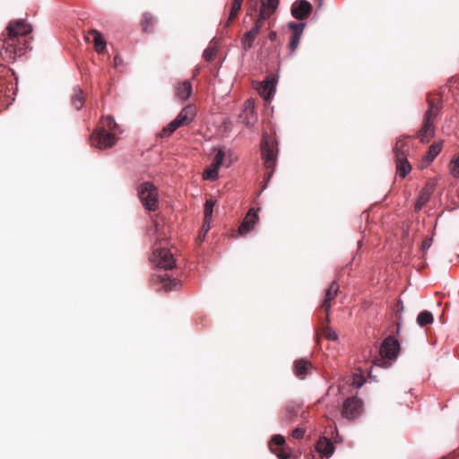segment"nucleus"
Masks as SVG:
<instances>
[{"instance_id":"nucleus-1","label":"nucleus","mask_w":459,"mask_h":459,"mask_svg":"<svg viewBox=\"0 0 459 459\" xmlns=\"http://www.w3.org/2000/svg\"><path fill=\"white\" fill-rule=\"evenodd\" d=\"M3 46L0 50L2 58L7 62H14L17 56H21L25 53L27 40L4 35Z\"/></svg>"},{"instance_id":"nucleus-2","label":"nucleus","mask_w":459,"mask_h":459,"mask_svg":"<svg viewBox=\"0 0 459 459\" xmlns=\"http://www.w3.org/2000/svg\"><path fill=\"white\" fill-rule=\"evenodd\" d=\"M196 114V108L194 105L185 107L177 117L168 124L160 133V137L171 135L178 128L189 125Z\"/></svg>"},{"instance_id":"nucleus-3","label":"nucleus","mask_w":459,"mask_h":459,"mask_svg":"<svg viewBox=\"0 0 459 459\" xmlns=\"http://www.w3.org/2000/svg\"><path fill=\"white\" fill-rule=\"evenodd\" d=\"M438 111V103H434V101L429 100V108L424 116V123L418 134L420 142L427 143L434 136V120L437 117Z\"/></svg>"},{"instance_id":"nucleus-4","label":"nucleus","mask_w":459,"mask_h":459,"mask_svg":"<svg viewBox=\"0 0 459 459\" xmlns=\"http://www.w3.org/2000/svg\"><path fill=\"white\" fill-rule=\"evenodd\" d=\"M161 238L158 239V242L155 243L152 255V262L160 268L169 270L175 267L176 265V259L174 257V255L170 252L169 249H168L165 247L161 246Z\"/></svg>"},{"instance_id":"nucleus-5","label":"nucleus","mask_w":459,"mask_h":459,"mask_svg":"<svg viewBox=\"0 0 459 459\" xmlns=\"http://www.w3.org/2000/svg\"><path fill=\"white\" fill-rule=\"evenodd\" d=\"M233 162L231 153L219 150L212 163L204 171L203 178L204 180H216L219 177V169L221 166L229 167Z\"/></svg>"},{"instance_id":"nucleus-6","label":"nucleus","mask_w":459,"mask_h":459,"mask_svg":"<svg viewBox=\"0 0 459 459\" xmlns=\"http://www.w3.org/2000/svg\"><path fill=\"white\" fill-rule=\"evenodd\" d=\"M138 195L145 209L155 211L158 209L159 194L155 186L150 182H144L138 187Z\"/></svg>"},{"instance_id":"nucleus-7","label":"nucleus","mask_w":459,"mask_h":459,"mask_svg":"<svg viewBox=\"0 0 459 459\" xmlns=\"http://www.w3.org/2000/svg\"><path fill=\"white\" fill-rule=\"evenodd\" d=\"M117 137L111 132L104 129H96L91 136V143L99 149H108L114 146Z\"/></svg>"},{"instance_id":"nucleus-8","label":"nucleus","mask_w":459,"mask_h":459,"mask_svg":"<svg viewBox=\"0 0 459 459\" xmlns=\"http://www.w3.org/2000/svg\"><path fill=\"white\" fill-rule=\"evenodd\" d=\"M363 410V403L357 397L347 398L342 404V416L348 420H354L360 416Z\"/></svg>"},{"instance_id":"nucleus-9","label":"nucleus","mask_w":459,"mask_h":459,"mask_svg":"<svg viewBox=\"0 0 459 459\" xmlns=\"http://www.w3.org/2000/svg\"><path fill=\"white\" fill-rule=\"evenodd\" d=\"M260 2L259 15L254 26L257 31H260L263 22L273 15L279 5V0H260Z\"/></svg>"},{"instance_id":"nucleus-10","label":"nucleus","mask_w":459,"mask_h":459,"mask_svg":"<svg viewBox=\"0 0 459 459\" xmlns=\"http://www.w3.org/2000/svg\"><path fill=\"white\" fill-rule=\"evenodd\" d=\"M6 30L7 37L20 39L22 41V39H25L23 37L28 35L32 30V28L30 24L19 20L11 22Z\"/></svg>"},{"instance_id":"nucleus-11","label":"nucleus","mask_w":459,"mask_h":459,"mask_svg":"<svg viewBox=\"0 0 459 459\" xmlns=\"http://www.w3.org/2000/svg\"><path fill=\"white\" fill-rule=\"evenodd\" d=\"M312 5L307 0H297L292 4L291 14L294 18L304 20L309 16Z\"/></svg>"},{"instance_id":"nucleus-12","label":"nucleus","mask_w":459,"mask_h":459,"mask_svg":"<svg viewBox=\"0 0 459 459\" xmlns=\"http://www.w3.org/2000/svg\"><path fill=\"white\" fill-rule=\"evenodd\" d=\"M399 351V342L393 337H387L382 343L380 354L384 358L394 359Z\"/></svg>"},{"instance_id":"nucleus-13","label":"nucleus","mask_w":459,"mask_h":459,"mask_svg":"<svg viewBox=\"0 0 459 459\" xmlns=\"http://www.w3.org/2000/svg\"><path fill=\"white\" fill-rule=\"evenodd\" d=\"M289 28L292 31V36L290 41L289 48L291 50V52H294L299 45L300 39L305 28V23L291 22L289 23Z\"/></svg>"},{"instance_id":"nucleus-14","label":"nucleus","mask_w":459,"mask_h":459,"mask_svg":"<svg viewBox=\"0 0 459 459\" xmlns=\"http://www.w3.org/2000/svg\"><path fill=\"white\" fill-rule=\"evenodd\" d=\"M258 221L259 217L257 212L254 209H250L238 228V233L240 235H246L249 233L251 230H253Z\"/></svg>"},{"instance_id":"nucleus-15","label":"nucleus","mask_w":459,"mask_h":459,"mask_svg":"<svg viewBox=\"0 0 459 459\" xmlns=\"http://www.w3.org/2000/svg\"><path fill=\"white\" fill-rule=\"evenodd\" d=\"M242 122L247 126H252L256 122V116L255 114V102L253 100H247L245 102L244 109L240 115Z\"/></svg>"},{"instance_id":"nucleus-16","label":"nucleus","mask_w":459,"mask_h":459,"mask_svg":"<svg viewBox=\"0 0 459 459\" xmlns=\"http://www.w3.org/2000/svg\"><path fill=\"white\" fill-rule=\"evenodd\" d=\"M316 450L322 459H328L333 455L334 446L329 438L323 437L316 442Z\"/></svg>"},{"instance_id":"nucleus-17","label":"nucleus","mask_w":459,"mask_h":459,"mask_svg":"<svg viewBox=\"0 0 459 459\" xmlns=\"http://www.w3.org/2000/svg\"><path fill=\"white\" fill-rule=\"evenodd\" d=\"M261 152L266 169H273L275 165V153L273 146L264 140L261 145Z\"/></svg>"},{"instance_id":"nucleus-18","label":"nucleus","mask_w":459,"mask_h":459,"mask_svg":"<svg viewBox=\"0 0 459 459\" xmlns=\"http://www.w3.org/2000/svg\"><path fill=\"white\" fill-rule=\"evenodd\" d=\"M396 173L401 178H405L411 170V166L407 160L406 155L397 154L395 157Z\"/></svg>"},{"instance_id":"nucleus-19","label":"nucleus","mask_w":459,"mask_h":459,"mask_svg":"<svg viewBox=\"0 0 459 459\" xmlns=\"http://www.w3.org/2000/svg\"><path fill=\"white\" fill-rule=\"evenodd\" d=\"M192 93V85L189 81L179 82L175 86L176 97L181 100L186 101Z\"/></svg>"},{"instance_id":"nucleus-20","label":"nucleus","mask_w":459,"mask_h":459,"mask_svg":"<svg viewBox=\"0 0 459 459\" xmlns=\"http://www.w3.org/2000/svg\"><path fill=\"white\" fill-rule=\"evenodd\" d=\"M274 91L273 79L269 78L264 80L258 88L259 94L265 100H269L273 97Z\"/></svg>"},{"instance_id":"nucleus-21","label":"nucleus","mask_w":459,"mask_h":459,"mask_svg":"<svg viewBox=\"0 0 459 459\" xmlns=\"http://www.w3.org/2000/svg\"><path fill=\"white\" fill-rule=\"evenodd\" d=\"M338 290H339V285L335 281H333V282H332V284L329 286V288L326 290L325 299L322 304V308L325 309V311L326 312V316H328L329 310L331 307L330 302L332 299H333L336 297Z\"/></svg>"},{"instance_id":"nucleus-22","label":"nucleus","mask_w":459,"mask_h":459,"mask_svg":"<svg viewBox=\"0 0 459 459\" xmlns=\"http://www.w3.org/2000/svg\"><path fill=\"white\" fill-rule=\"evenodd\" d=\"M92 39L94 43L95 50L98 53H103L106 48V41L103 39L102 35L97 30H91L89 33L88 39Z\"/></svg>"},{"instance_id":"nucleus-23","label":"nucleus","mask_w":459,"mask_h":459,"mask_svg":"<svg viewBox=\"0 0 459 459\" xmlns=\"http://www.w3.org/2000/svg\"><path fill=\"white\" fill-rule=\"evenodd\" d=\"M311 368L310 362L305 359H299L295 362L294 371L295 375L299 378H304L307 374L308 369Z\"/></svg>"},{"instance_id":"nucleus-24","label":"nucleus","mask_w":459,"mask_h":459,"mask_svg":"<svg viewBox=\"0 0 459 459\" xmlns=\"http://www.w3.org/2000/svg\"><path fill=\"white\" fill-rule=\"evenodd\" d=\"M160 287L166 291L176 290L180 285L179 281H178L177 279H171L167 274L160 275Z\"/></svg>"},{"instance_id":"nucleus-25","label":"nucleus","mask_w":459,"mask_h":459,"mask_svg":"<svg viewBox=\"0 0 459 459\" xmlns=\"http://www.w3.org/2000/svg\"><path fill=\"white\" fill-rule=\"evenodd\" d=\"M441 150L442 144L440 143H432L429 146L428 152L423 157V160L427 163L432 162L435 160V158L439 154Z\"/></svg>"},{"instance_id":"nucleus-26","label":"nucleus","mask_w":459,"mask_h":459,"mask_svg":"<svg viewBox=\"0 0 459 459\" xmlns=\"http://www.w3.org/2000/svg\"><path fill=\"white\" fill-rule=\"evenodd\" d=\"M117 125L115 122L114 118L110 116H106L100 119L97 129H104L112 133V131H114L117 128Z\"/></svg>"},{"instance_id":"nucleus-27","label":"nucleus","mask_w":459,"mask_h":459,"mask_svg":"<svg viewBox=\"0 0 459 459\" xmlns=\"http://www.w3.org/2000/svg\"><path fill=\"white\" fill-rule=\"evenodd\" d=\"M259 31L256 29L252 28L249 31L246 32L242 38V45L245 49H248L252 47V44L258 35Z\"/></svg>"},{"instance_id":"nucleus-28","label":"nucleus","mask_w":459,"mask_h":459,"mask_svg":"<svg viewBox=\"0 0 459 459\" xmlns=\"http://www.w3.org/2000/svg\"><path fill=\"white\" fill-rule=\"evenodd\" d=\"M84 104V97L82 96V92L80 89H75L74 95L72 96V105L75 108V109L80 110Z\"/></svg>"},{"instance_id":"nucleus-29","label":"nucleus","mask_w":459,"mask_h":459,"mask_svg":"<svg viewBox=\"0 0 459 459\" xmlns=\"http://www.w3.org/2000/svg\"><path fill=\"white\" fill-rule=\"evenodd\" d=\"M155 23L154 18L150 13H144L142 19V27L145 32H151Z\"/></svg>"},{"instance_id":"nucleus-30","label":"nucleus","mask_w":459,"mask_h":459,"mask_svg":"<svg viewBox=\"0 0 459 459\" xmlns=\"http://www.w3.org/2000/svg\"><path fill=\"white\" fill-rule=\"evenodd\" d=\"M215 204L216 201L212 199L206 200L204 204V219H206V223L212 221L213 207Z\"/></svg>"},{"instance_id":"nucleus-31","label":"nucleus","mask_w":459,"mask_h":459,"mask_svg":"<svg viewBox=\"0 0 459 459\" xmlns=\"http://www.w3.org/2000/svg\"><path fill=\"white\" fill-rule=\"evenodd\" d=\"M432 322H433V316L429 311L420 312L417 317V323L420 326L427 325L429 324H431Z\"/></svg>"},{"instance_id":"nucleus-32","label":"nucleus","mask_w":459,"mask_h":459,"mask_svg":"<svg viewBox=\"0 0 459 459\" xmlns=\"http://www.w3.org/2000/svg\"><path fill=\"white\" fill-rule=\"evenodd\" d=\"M429 195H430V193L428 190H423L420 193V195L415 204V209L417 211L420 210L428 203V201L429 199Z\"/></svg>"},{"instance_id":"nucleus-33","label":"nucleus","mask_w":459,"mask_h":459,"mask_svg":"<svg viewBox=\"0 0 459 459\" xmlns=\"http://www.w3.org/2000/svg\"><path fill=\"white\" fill-rule=\"evenodd\" d=\"M405 152L406 143L402 139L397 140L394 148V156L397 157V154L406 155Z\"/></svg>"},{"instance_id":"nucleus-34","label":"nucleus","mask_w":459,"mask_h":459,"mask_svg":"<svg viewBox=\"0 0 459 459\" xmlns=\"http://www.w3.org/2000/svg\"><path fill=\"white\" fill-rule=\"evenodd\" d=\"M279 459H289L291 455V451L285 446L279 447L278 451H274Z\"/></svg>"},{"instance_id":"nucleus-35","label":"nucleus","mask_w":459,"mask_h":459,"mask_svg":"<svg viewBox=\"0 0 459 459\" xmlns=\"http://www.w3.org/2000/svg\"><path fill=\"white\" fill-rule=\"evenodd\" d=\"M217 54L215 46H209L204 52V57L206 61H212Z\"/></svg>"},{"instance_id":"nucleus-36","label":"nucleus","mask_w":459,"mask_h":459,"mask_svg":"<svg viewBox=\"0 0 459 459\" xmlns=\"http://www.w3.org/2000/svg\"><path fill=\"white\" fill-rule=\"evenodd\" d=\"M450 170L453 177L459 178V156L451 161Z\"/></svg>"},{"instance_id":"nucleus-37","label":"nucleus","mask_w":459,"mask_h":459,"mask_svg":"<svg viewBox=\"0 0 459 459\" xmlns=\"http://www.w3.org/2000/svg\"><path fill=\"white\" fill-rule=\"evenodd\" d=\"M240 4L233 2L229 18L230 21L233 20L237 16L238 12L240 10Z\"/></svg>"},{"instance_id":"nucleus-38","label":"nucleus","mask_w":459,"mask_h":459,"mask_svg":"<svg viewBox=\"0 0 459 459\" xmlns=\"http://www.w3.org/2000/svg\"><path fill=\"white\" fill-rule=\"evenodd\" d=\"M272 443L273 445L278 446L279 447H281V446H285V438H284V437H282L281 435H275L272 438Z\"/></svg>"},{"instance_id":"nucleus-39","label":"nucleus","mask_w":459,"mask_h":459,"mask_svg":"<svg viewBox=\"0 0 459 459\" xmlns=\"http://www.w3.org/2000/svg\"><path fill=\"white\" fill-rule=\"evenodd\" d=\"M211 222L206 223V219H204V222L202 229V233L198 237V240L201 242L204 240L205 234L209 231L211 226Z\"/></svg>"},{"instance_id":"nucleus-40","label":"nucleus","mask_w":459,"mask_h":459,"mask_svg":"<svg viewBox=\"0 0 459 459\" xmlns=\"http://www.w3.org/2000/svg\"><path fill=\"white\" fill-rule=\"evenodd\" d=\"M305 430L300 428H297L294 430H292L291 436L296 439H300L304 437Z\"/></svg>"},{"instance_id":"nucleus-41","label":"nucleus","mask_w":459,"mask_h":459,"mask_svg":"<svg viewBox=\"0 0 459 459\" xmlns=\"http://www.w3.org/2000/svg\"><path fill=\"white\" fill-rule=\"evenodd\" d=\"M325 337L330 341H336L338 339V334L332 329L325 330Z\"/></svg>"},{"instance_id":"nucleus-42","label":"nucleus","mask_w":459,"mask_h":459,"mask_svg":"<svg viewBox=\"0 0 459 459\" xmlns=\"http://www.w3.org/2000/svg\"><path fill=\"white\" fill-rule=\"evenodd\" d=\"M352 385H353L354 386H356L357 388H359V387H361V386H362V385H363V381H361V380L357 381V380H356V378L354 377L353 382H352Z\"/></svg>"},{"instance_id":"nucleus-43","label":"nucleus","mask_w":459,"mask_h":459,"mask_svg":"<svg viewBox=\"0 0 459 459\" xmlns=\"http://www.w3.org/2000/svg\"><path fill=\"white\" fill-rule=\"evenodd\" d=\"M429 246H430V242H429V240H428V239H427V240H425V241L423 242V247H424V248H428V247H429Z\"/></svg>"},{"instance_id":"nucleus-44","label":"nucleus","mask_w":459,"mask_h":459,"mask_svg":"<svg viewBox=\"0 0 459 459\" xmlns=\"http://www.w3.org/2000/svg\"><path fill=\"white\" fill-rule=\"evenodd\" d=\"M271 40H273L276 38V32L272 31L269 35Z\"/></svg>"},{"instance_id":"nucleus-45","label":"nucleus","mask_w":459,"mask_h":459,"mask_svg":"<svg viewBox=\"0 0 459 459\" xmlns=\"http://www.w3.org/2000/svg\"><path fill=\"white\" fill-rule=\"evenodd\" d=\"M114 61H115V65L116 66H118L120 62H121V60H120V58L118 56H116Z\"/></svg>"},{"instance_id":"nucleus-46","label":"nucleus","mask_w":459,"mask_h":459,"mask_svg":"<svg viewBox=\"0 0 459 459\" xmlns=\"http://www.w3.org/2000/svg\"><path fill=\"white\" fill-rule=\"evenodd\" d=\"M233 2H235V3H238V4H240L242 5V2H243V0H234Z\"/></svg>"},{"instance_id":"nucleus-47","label":"nucleus","mask_w":459,"mask_h":459,"mask_svg":"<svg viewBox=\"0 0 459 459\" xmlns=\"http://www.w3.org/2000/svg\"><path fill=\"white\" fill-rule=\"evenodd\" d=\"M155 231L158 232L159 231V229H158V224L155 223Z\"/></svg>"}]
</instances>
